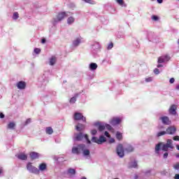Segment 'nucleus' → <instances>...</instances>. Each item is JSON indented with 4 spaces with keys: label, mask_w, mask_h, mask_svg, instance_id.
Returning a JSON list of instances; mask_svg holds the SVG:
<instances>
[{
    "label": "nucleus",
    "mask_w": 179,
    "mask_h": 179,
    "mask_svg": "<svg viewBox=\"0 0 179 179\" xmlns=\"http://www.w3.org/2000/svg\"><path fill=\"white\" fill-rule=\"evenodd\" d=\"M164 152H169V149H174V145H173V140L168 139L166 141V143H159L155 146V152L156 153H159L160 150Z\"/></svg>",
    "instance_id": "nucleus-1"
},
{
    "label": "nucleus",
    "mask_w": 179,
    "mask_h": 179,
    "mask_svg": "<svg viewBox=\"0 0 179 179\" xmlns=\"http://www.w3.org/2000/svg\"><path fill=\"white\" fill-rule=\"evenodd\" d=\"M71 152L74 155H79V153L83 152V156L90 155V150L86 149V145L85 144H79L77 147L73 146Z\"/></svg>",
    "instance_id": "nucleus-2"
},
{
    "label": "nucleus",
    "mask_w": 179,
    "mask_h": 179,
    "mask_svg": "<svg viewBox=\"0 0 179 179\" xmlns=\"http://www.w3.org/2000/svg\"><path fill=\"white\" fill-rule=\"evenodd\" d=\"M68 16H71V13L69 12H60L58 13L57 16L54 18L53 23L54 24H57L59 22H61L65 19V17H68Z\"/></svg>",
    "instance_id": "nucleus-3"
},
{
    "label": "nucleus",
    "mask_w": 179,
    "mask_h": 179,
    "mask_svg": "<svg viewBox=\"0 0 179 179\" xmlns=\"http://www.w3.org/2000/svg\"><path fill=\"white\" fill-rule=\"evenodd\" d=\"M74 141H82V139H83V138H85V139L87 141V143H88V145H90V143H92V141H90L89 140V137L87 136V134H83V133L80 132L78 134H76L74 135Z\"/></svg>",
    "instance_id": "nucleus-4"
},
{
    "label": "nucleus",
    "mask_w": 179,
    "mask_h": 179,
    "mask_svg": "<svg viewBox=\"0 0 179 179\" xmlns=\"http://www.w3.org/2000/svg\"><path fill=\"white\" fill-rule=\"evenodd\" d=\"M27 169L29 173H32V174H40V170H38L36 166L31 165V163L27 164Z\"/></svg>",
    "instance_id": "nucleus-5"
},
{
    "label": "nucleus",
    "mask_w": 179,
    "mask_h": 179,
    "mask_svg": "<svg viewBox=\"0 0 179 179\" xmlns=\"http://www.w3.org/2000/svg\"><path fill=\"white\" fill-rule=\"evenodd\" d=\"M116 152L117 156L119 157H124V146H122V144H118L117 148H116Z\"/></svg>",
    "instance_id": "nucleus-6"
},
{
    "label": "nucleus",
    "mask_w": 179,
    "mask_h": 179,
    "mask_svg": "<svg viewBox=\"0 0 179 179\" xmlns=\"http://www.w3.org/2000/svg\"><path fill=\"white\" fill-rule=\"evenodd\" d=\"M73 118L76 121H80V120H82L83 122H86V117L83 116V115H82L80 113H76Z\"/></svg>",
    "instance_id": "nucleus-7"
},
{
    "label": "nucleus",
    "mask_w": 179,
    "mask_h": 179,
    "mask_svg": "<svg viewBox=\"0 0 179 179\" xmlns=\"http://www.w3.org/2000/svg\"><path fill=\"white\" fill-rule=\"evenodd\" d=\"M170 61V56L169 55H164L161 56L158 58V64H163L164 62H169Z\"/></svg>",
    "instance_id": "nucleus-8"
},
{
    "label": "nucleus",
    "mask_w": 179,
    "mask_h": 179,
    "mask_svg": "<svg viewBox=\"0 0 179 179\" xmlns=\"http://www.w3.org/2000/svg\"><path fill=\"white\" fill-rule=\"evenodd\" d=\"M121 122V119L120 117H113L109 120V124L115 127V125H118Z\"/></svg>",
    "instance_id": "nucleus-9"
},
{
    "label": "nucleus",
    "mask_w": 179,
    "mask_h": 179,
    "mask_svg": "<svg viewBox=\"0 0 179 179\" xmlns=\"http://www.w3.org/2000/svg\"><path fill=\"white\" fill-rule=\"evenodd\" d=\"M159 120L164 125H170V124H171V120H170V118L167 116L160 117Z\"/></svg>",
    "instance_id": "nucleus-10"
},
{
    "label": "nucleus",
    "mask_w": 179,
    "mask_h": 179,
    "mask_svg": "<svg viewBox=\"0 0 179 179\" xmlns=\"http://www.w3.org/2000/svg\"><path fill=\"white\" fill-rule=\"evenodd\" d=\"M176 131H177V129L176 128V127L171 126L166 129V132L168 135H174V134H176Z\"/></svg>",
    "instance_id": "nucleus-11"
},
{
    "label": "nucleus",
    "mask_w": 179,
    "mask_h": 179,
    "mask_svg": "<svg viewBox=\"0 0 179 179\" xmlns=\"http://www.w3.org/2000/svg\"><path fill=\"white\" fill-rule=\"evenodd\" d=\"M94 125V127H97L99 131H100L101 132L106 129V123H101V122H95Z\"/></svg>",
    "instance_id": "nucleus-12"
},
{
    "label": "nucleus",
    "mask_w": 179,
    "mask_h": 179,
    "mask_svg": "<svg viewBox=\"0 0 179 179\" xmlns=\"http://www.w3.org/2000/svg\"><path fill=\"white\" fill-rule=\"evenodd\" d=\"M169 113L171 115H177V106L176 105H172L169 109Z\"/></svg>",
    "instance_id": "nucleus-13"
},
{
    "label": "nucleus",
    "mask_w": 179,
    "mask_h": 179,
    "mask_svg": "<svg viewBox=\"0 0 179 179\" xmlns=\"http://www.w3.org/2000/svg\"><path fill=\"white\" fill-rule=\"evenodd\" d=\"M16 86L20 90H23L26 89V82L19 81L18 83H17Z\"/></svg>",
    "instance_id": "nucleus-14"
},
{
    "label": "nucleus",
    "mask_w": 179,
    "mask_h": 179,
    "mask_svg": "<svg viewBox=\"0 0 179 179\" xmlns=\"http://www.w3.org/2000/svg\"><path fill=\"white\" fill-rule=\"evenodd\" d=\"M55 64H57V57L52 56L49 58V65H50V66H54Z\"/></svg>",
    "instance_id": "nucleus-15"
},
{
    "label": "nucleus",
    "mask_w": 179,
    "mask_h": 179,
    "mask_svg": "<svg viewBox=\"0 0 179 179\" xmlns=\"http://www.w3.org/2000/svg\"><path fill=\"white\" fill-rule=\"evenodd\" d=\"M129 169H138V162L136 161H133L129 163Z\"/></svg>",
    "instance_id": "nucleus-16"
},
{
    "label": "nucleus",
    "mask_w": 179,
    "mask_h": 179,
    "mask_svg": "<svg viewBox=\"0 0 179 179\" xmlns=\"http://www.w3.org/2000/svg\"><path fill=\"white\" fill-rule=\"evenodd\" d=\"M80 43H82V40L80 39V38H77L74 41H73L72 45L73 47H78L79 44H80Z\"/></svg>",
    "instance_id": "nucleus-17"
},
{
    "label": "nucleus",
    "mask_w": 179,
    "mask_h": 179,
    "mask_svg": "<svg viewBox=\"0 0 179 179\" xmlns=\"http://www.w3.org/2000/svg\"><path fill=\"white\" fill-rule=\"evenodd\" d=\"M147 37L150 41H155V34L152 32H147Z\"/></svg>",
    "instance_id": "nucleus-18"
},
{
    "label": "nucleus",
    "mask_w": 179,
    "mask_h": 179,
    "mask_svg": "<svg viewBox=\"0 0 179 179\" xmlns=\"http://www.w3.org/2000/svg\"><path fill=\"white\" fill-rule=\"evenodd\" d=\"M76 129L78 132H80L83 131V129H85V125H83V124L78 123V125L76 127Z\"/></svg>",
    "instance_id": "nucleus-19"
},
{
    "label": "nucleus",
    "mask_w": 179,
    "mask_h": 179,
    "mask_svg": "<svg viewBox=\"0 0 179 179\" xmlns=\"http://www.w3.org/2000/svg\"><path fill=\"white\" fill-rule=\"evenodd\" d=\"M97 64L96 63H91L89 65V69L90 71H96V69H97Z\"/></svg>",
    "instance_id": "nucleus-20"
},
{
    "label": "nucleus",
    "mask_w": 179,
    "mask_h": 179,
    "mask_svg": "<svg viewBox=\"0 0 179 179\" xmlns=\"http://www.w3.org/2000/svg\"><path fill=\"white\" fill-rule=\"evenodd\" d=\"M31 159L35 160L36 159H38V153L36 152H31L29 155Z\"/></svg>",
    "instance_id": "nucleus-21"
},
{
    "label": "nucleus",
    "mask_w": 179,
    "mask_h": 179,
    "mask_svg": "<svg viewBox=\"0 0 179 179\" xmlns=\"http://www.w3.org/2000/svg\"><path fill=\"white\" fill-rule=\"evenodd\" d=\"M17 157L20 159V160H27V155L24 153L19 154Z\"/></svg>",
    "instance_id": "nucleus-22"
},
{
    "label": "nucleus",
    "mask_w": 179,
    "mask_h": 179,
    "mask_svg": "<svg viewBox=\"0 0 179 179\" xmlns=\"http://www.w3.org/2000/svg\"><path fill=\"white\" fill-rule=\"evenodd\" d=\"M107 141V138L103 136H101L99 138H98V145H101V143H104Z\"/></svg>",
    "instance_id": "nucleus-23"
},
{
    "label": "nucleus",
    "mask_w": 179,
    "mask_h": 179,
    "mask_svg": "<svg viewBox=\"0 0 179 179\" xmlns=\"http://www.w3.org/2000/svg\"><path fill=\"white\" fill-rule=\"evenodd\" d=\"M38 170L39 171H45V170H47V164L43 163V164H41L39 165V167H38Z\"/></svg>",
    "instance_id": "nucleus-24"
},
{
    "label": "nucleus",
    "mask_w": 179,
    "mask_h": 179,
    "mask_svg": "<svg viewBox=\"0 0 179 179\" xmlns=\"http://www.w3.org/2000/svg\"><path fill=\"white\" fill-rule=\"evenodd\" d=\"M45 132L48 135H52V134H54V130L52 129V127H46Z\"/></svg>",
    "instance_id": "nucleus-25"
},
{
    "label": "nucleus",
    "mask_w": 179,
    "mask_h": 179,
    "mask_svg": "<svg viewBox=\"0 0 179 179\" xmlns=\"http://www.w3.org/2000/svg\"><path fill=\"white\" fill-rule=\"evenodd\" d=\"M124 150H125L126 152H134V147H132V145H127L124 148Z\"/></svg>",
    "instance_id": "nucleus-26"
},
{
    "label": "nucleus",
    "mask_w": 179,
    "mask_h": 179,
    "mask_svg": "<svg viewBox=\"0 0 179 179\" xmlns=\"http://www.w3.org/2000/svg\"><path fill=\"white\" fill-rule=\"evenodd\" d=\"M73 23H75V17L73 16L69 17L67 19V24H73Z\"/></svg>",
    "instance_id": "nucleus-27"
},
{
    "label": "nucleus",
    "mask_w": 179,
    "mask_h": 179,
    "mask_svg": "<svg viewBox=\"0 0 179 179\" xmlns=\"http://www.w3.org/2000/svg\"><path fill=\"white\" fill-rule=\"evenodd\" d=\"M78 94H76L74 96H73L72 98H71L69 103L71 104H75V103H76V99L78 98Z\"/></svg>",
    "instance_id": "nucleus-28"
},
{
    "label": "nucleus",
    "mask_w": 179,
    "mask_h": 179,
    "mask_svg": "<svg viewBox=\"0 0 179 179\" xmlns=\"http://www.w3.org/2000/svg\"><path fill=\"white\" fill-rule=\"evenodd\" d=\"M15 127H16V124H15V122H10L8 126H7V128L8 129H15Z\"/></svg>",
    "instance_id": "nucleus-29"
},
{
    "label": "nucleus",
    "mask_w": 179,
    "mask_h": 179,
    "mask_svg": "<svg viewBox=\"0 0 179 179\" xmlns=\"http://www.w3.org/2000/svg\"><path fill=\"white\" fill-rule=\"evenodd\" d=\"M92 49L94 50H99V48H100V44L97 42L94 43V44H93L92 45Z\"/></svg>",
    "instance_id": "nucleus-30"
},
{
    "label": "nucleus",
    "mask_w": 179,
    "mask_h": 179,
    "mask_svg": "<svg viewBox=\"0 0 179 179\" xmlns=\"http://www.w3.org/2000/svg\"><path fill=\"white\" fill-rule=\"evenodd\" d=\"M116 138L118 141H121V139H122V134H121L120 131H117Z\"/></svg>",
    "instance_id": "nucleus-31"
},
{
    "label": "nucleus",
    "mask_w": 179,
    "mask_h": 179,
    "mask_svg": "<svg viewBox=\"0 0 179 179\" xmlns=\"http://www.w3.org/2000/svg\"><path fill=\"white\" fill-rule=\"evenodd\" d=\"M13 20H17L19 19V13L17 12H15L13 15Z\"/></svg>",
    "instance_id": "nucleus-32"
},
{
    "label": "nucleus",
    "mask_w": 179,
    "mask_h": 179,
    "mask_svg": "<svg viewBox=\"0 0 179 179\" xmlns=\"http://www.w3.org/2000/svg\"><path fill=\"white\" fill-rule=\"evenodd\" d=\"M68 173H69V174H71V176H75L76 171H75V169H69L68 170Z\"/></svg>",
    "instance_id": "nucleus-33"
},
{
    "label": "nucleus",
    "mask_w": 179,
    "mask_h": 179,
    "mask_svg": "<svg viewBox=\"0 0 179 179\" xmlns=\"http://www.w3.org/2000/svg\"><path fill=\"white\" fill-rule=\"evenodd\" d=\"M117 3L120 5V6H125L124 0H115Z\"/></svg>",
    "instance_id": "nucleus-34"
},
{
    "label": "nucleus",
    "mask_w": 179,
    "mask_h": 179,
    "mask_svg": "<svg viewBox=\"0 0 179 179\" xmlns=\"http://www.w3.org/2000/svg\"><path fill=\"white\" fill-rule=\"evenodd\" d=\"M166 131H159L157 134V136L159 138L160 136H163V135H166Z\"/></svg>",
    "instance_id": "nucleus-35"
},
{
    "label": "nucleus",
    "mask_w": 179,
    "mask_h": 179,
    "mask_svg": "<svg viewBox=\"0 0 179 179\" xmlns=\"http://www.w3.org/2000/svg\"><path fill=\"white\" fill-rule=\"evenodd\" d=\"M87 3H90L91 5H96V1L93 0H85Z\"/></svg>",
    "instance_id": "nucleus-36"
},
{
    "label": "nucleus",
    "mask_w": 179,
    "mask_h": 179,
    "mask_svg": "<svg viewBox=\"0 0 179 179\" xmlns=\"http://www.w3.org/2000/svg\"><path fill=\"white\" fill-rule=\"evenodd\" d=\"M57 160L59 162V163H64V162H65L64 157H59Z\"/></svg>",
    "instance_id": "nucleus-37"
},
{
    "label": "nucleus",
    "mask_w": 179,
    "mask_h": 179,
    "mask_svg": "<svg viewBox=\"0 0 179 179\" xmlns=\"http://www.w3.org/2000/svg\"><path fill=\"white\" fill-rule=\"evenodd\" d=\"M105 128H106V129H108V131H111V129H113V127H111V125L106 123H105Z\"/></svg>",
    "instance_id": "nucleus-38"
},
{
    "label": "nucleus",
    "mask_w": 179,
    "mask_h": 179,
    "mask_svg": "<svg viewBox=\"0 0 179 179\" xmlns=\"http://www.w3.org/2000/svg\"><path fill=\"white\" fill-rule=\"evenodd\" d=\"M173 169H174V170H179V162H178L173 165Z\"/></svg>",
    "instance_id": "nucleus-39"
},
{
    "label": "nucleus",
    "mask_w": 179,
    "mask_h": 179,
    "mask_svg": "<svg viewBox=\"0 0 179 179\" xmlns=\"http://www.w3.org/2000/svg\"><path fill=\"white\" fill-rule=\"evenodd\" d=\"M31 122V118H28L25 122H24V125H29V124H30Z\"/></svg>",
    "instance_id": "nucleus-40"
},
{
    "label": "nucleus",
    "mask_w": 179,
    "mask_h": 179,
    "mask_svg": "<svg viewBox=\"0 0 179 179\" xmlns=\"http://www.w3.org/2000/svg\"><path fill=\"white\" fill-rule=\"evenodd\" d=\"M92 142H94V143H98V141H99V138H97V137H92Z\"/></svg>",
    "instance_id": "nucleus-41"
},
{
    "label": "nucleus",
    "mask_w": 179,
    "mask_h": 179,
    "mask_svg": "<svg viewBox=\"0 0 179 179\" xmlns=\"http://www.w3.org/2000/svg\"><path fill=\"white\" fill-rule=\"evenodd\" d=\"M151 19L152 20H155V22H157V20H159V17H157V15H152Z\"/></svg>",
    "instance_id": "nucleus-42"
},
{
    "label": "nucleus",
    "mask_w": 179,
    "mask_h": 179,
    "mask_svg": "<svg viewBox=\"0 0 179 179\" xmlns=\"http://www.w3.org/2000/svg\"><path fill=\"white\" fill-rule=\"evenodd\" d=\"M113 47H114V44L113 43H110L108 44V50H111L113 48Z\"/></svg>",
    "instance_id": "nucleus-43"
},
{
    "label": "nucleus",
    "mask_w": 179,
    "mask_h": 179,
    "mask_svg": "<svg viewBox=\"0 0 179 179\" xmlns=\"http://www.w3.org/2000/svg\"><path fill=\"white\" fill-rule=\"evenodd\" d=\"M150 173H152V170H148L145 171L144 174L145 176H150Z\"/></svg>",
    "instance_id": "nucleus-44"
},
{
    "label": "nucleus",
    "mask_w": 179,
    "mask_h": 179,
    "mask_svg": "<svg viewBox=\"0 0 179 179\" xmlns=\"http://www.w3.org/2000/svg\"><path fill=\"white\" fill-rule=\"evenodd\" d=\"M152 80H153V78H152V77L145 78V82H146L147 83H148L149 82H152Z\"/></svg>",
    "instance_id": "nucleus-45"
},
{
    "label": "nucleus",
    "mask_w": 179,
    "mask_h": 179,
    "mask_svg": "<svg viewBox=\"0 0 179 179\" xmlns=\"http://www.w3.org/2000/svg\"><path fill=\"white\" fill-rule=\"evenodd\" d=\"M154 73L155 75H159V73H160V71L159 70V69H154Z\"/></svg>",
    "instance_id": "nucleus-46"
},
{
    "label": "nucleus",
    "mask_w": 179,
    "mask_h": 179,
    "mask_svg": "<svg viewBox=\"0 0 179 179\" xmlns=\"http://www.w3.org/2000/svg\"><path fill=\"white\" fill-rule=\"evenodd\" d=\"M34 52L35 54H38L39 52H41V50H40V48H35Z\"/></svg>",
    "instance_id": "nucleus-47"
},
{
    "label": "nucleus",
    "mask_w": 179,
    "mask_h": 179,
    "mask_svg": "<svg viewBox=\"0 0 179 179\" xmlns=\"http://www.w3.org/2000/svg\"><path fill=\"white\" fill-rule=\"evenodd\" d=\"M91 134H92V135H96V134H97V130H96V129L92 130Z\"/></svg>",
    "instance_id": "nucleus-48"
},
{
    "label": "nucleus",
    "mask_w": 179,
    "mask_h": 179,
    "mask_svg": "<svg viewBox=\"0 0 179 179\" xmlns=\"http://www.w3.org/2000/svg\"><path fill=\"white\" fill-rule=\"evenodd\" d=\"M164 159H167L169 157V152H165L163 155Z\"/></svg>",
    "instance_id": "nucleus-49"
},
{
    "label": "nucleus",
    "mask_w": 179,
    "mask_h": 179,
    "mask_svg": "<svg viewBox=\"0 0 179 179\" xmlns=\"http://www.w3.org/2000/svg\"><path fill=\"white\" fill-rule=\"evenodd\" d=\"M175 81H176V80L174 79V78H172L170 79L169 83L173 84V83H174Z\"/></svg>",
    "instance_id": "nucleus-50"
},
{
    "label": "nucleus",
    "mask_w": 179,
    "mask_h": 179,
    "mask_svg": "<svg viewBox=\"0 0 179 179\" xmlns=\"http://www.w3.org/2000/svg\"><path fill=\"white\" fill-rule=\"evenodd\" d=\"M104 135H105V136H106L107 138H110V134H108V131H105Z\"/></svg>",
    "instance_id": "nucleus-51"
},
{
    "label": "nucleus",
    "mask_w": 179,
    "mask_h": 179,
    "mask_svg": "<svg viewBox=\"0 0 179 179\" xmlns=\"http://www.w3.org/2000/svg\"><path fill=\"white\" fill-rule=\"evenodd\" d=\"M114 142H115V139H114V138H110L109 140V143H114Z\"/></svg>",
    "instance_id": "nucleus-52"
},
{
    "label": "nucleus",
    "mask_w": 179,
    "mask_h": 179,
    "mask_svg": "<svg viewBox=\"0 0 179 179\" xmlns=\"http://www.w3.org/2000/svg\"><path fill=\"white\" fill-rule=\"evenodd\" d=\"M173 141H179V136H176L173 138Z\"/></svg>",
    "instance_id": "nucleus-53"
},
{
    "label": "nucleus",
    "mask_w": 179,
    "mask_h": 179,
    "mask_svg": "<svg viewBox=\"0 0 179 179\" xmlns=\"http://www.w3.org/2000/svg\"><path fill=\"white\" fill-rule=\"evenodd\" d=\"M3 173V169L0 168V177L2 176Z\"/></svg>",
    "instance_id": "nucleus-54"
},
{
    "label": "nucleus",
    "mask_w": 179,
    "mask_h": 179,
    "mask_svg": "<svg viewBox=\"0 0 179 179\" xmlns=\"http://www.w3.org/2000/svg\"><path fill=\"white\" fill-rule=\"evenodd\" d=\"M0 118H5V115H3L2 113H0Z\"/></svg>",
    "instance_id": "nucleus-55"
},
{
    "label": "nucleus",
    "mask_w": 179,
    "mask_h": 179,
    "mask_svg": "<svg viewBox=\"0 0 179 179\" xmlns=\"http://www.w3.org/2000/svg\"><path fill=\"white\" fill-rule=\"evenodd\" d=\"M175 179H179V174L178 173L176 174Z\"/></svg>",
    "instance_id": "nucleus-56"
},
{
    "label": "nucleus",
    "mask_w": 179,
    "mask_h": 179,
    "mask_svg": "<svg viewBox=\"0 0 179 179\" xmlns=\"http://www.w3.org/2000/svg\"><path fill=\"white\" fill-rule=\"evenodd\" d=\"M41 43H42V44H45V38H43V39L41 40Z\"/></svg>",
    "instance_id": "nucleus-57"
},
{
    "label": "nucleus",
    "mask_w": 179,
    "mask_h": 179,
    "mask_svg": "<svg viewBox=\"0 0 179 179\" xmlns=\"http://www.w3.org/2000/svg\"><path fill=\"white\" fill-rule=\"evenodd\" d=\"M158 3H163V0H157Z\"/></svg>",
    "instance_id": "nucleus-58"
},
{
    "label": "nucleus",
    "mask_w": 179,
    "mask_h": 179,
    "mask_svg": "<svg viewBox=\"0 0 179 179\" xmlns=\"http://www.w3.org/2000/svg\"><path fill=\"white\" fill-rule=\"evenodd\" d=\"M162 67H163V65H162V64H158V65H157V68H162Z\"/></svg>",
    "instance_id": "nucleus-59"
},
{
    "label": "nucleus",
    "mask_w": 179,
    "mask_h": 179,
    "mask_svg": "<svg viewBox=\"0 0 179 179\" xmlns=\"http://www.w3.org/2000/svg\"><path fill=\"white\" fill-rule=\"evenodd\" d=\"M176 90H179V84L176 87Z\"/></svg>",
    "instance_id": "nucleus-60"
},
{
    "label": "nucleus",
    "mask_w": 179,
    "mask_h": 179,
    "mask_svg": "<svg viewBox=\"0 0 179 179\" xmlns=\"http://www.w3.org/2000/svg\"><path fill=\"white\" fill-rule=\"evenodd\" d=\"M176 149L179 150V145H176Z\"/></svg>",
    "instance_id": "nucleus-61"
},
{
    "label": "nucleus",
    "mask_w": 179,
    "mask_h": 179,
    "mask_svg": "<svg viewBox=\"0 0 179 179\" xmlns=\"http://www.w3.org/2000/svg\"><path fill=\"white\" fill-rule=\"evenodd\" d=\"M177 159H179V154H177L176 155Z\"/></svg>",
    "instance_id": "nucleus-62"
},
{
    "label": "nucleus",
    "mask_w": 179,
    "mask_h": 179,
    "mask_svg": "<svg viewBox=\"0 0 179 179\" xmlns=\"http://www.w3.org/2000/svg\"><path fill=\"white\" fill-rule=\"evenodd\" d=\"M81 179H87L86 177H83Z\"/></svg>",
    "instance_id": "nucleus-63"
},
{
    "label": "nucleus",
    "mask_w": 179,
    "mask_h": 179,
    "mask_svg": "<svg viewBox=\"0 0 179 179\" xmlns=\"http://www.w3.org/2000/svg\"><path fill=\"white\" fill-rule=\"evenodd\" d=\"M55 142H57V140H55Z\"/></svg>",
    "instance_id": "nucleus-64"
}]
</instances>
